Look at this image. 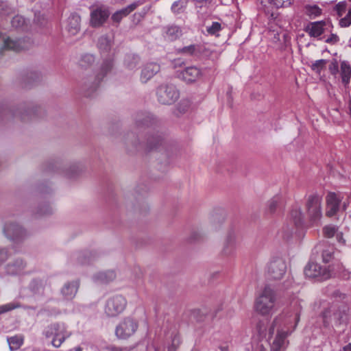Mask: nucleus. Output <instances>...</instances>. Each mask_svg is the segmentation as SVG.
Wrapping results in <instances>:
<instances>
[{"label": "nucleus", "instance_id": "72a5a7b5", "mask_svg": "<svg viewBox=\"0 0 351 351\" xmlns=\"http://www.w3.org/2000/svg\"><path fill=\"white\" fill-rule=\"evenodd\" d=\"M221 24L218 22H213V23L206 27L207 32L210 35H216L221 30Z\"/></svg>", "mask_w": 351, "mask_h": 351}, {"label": "nucleus", "instance_id": "37998d69", "mask_svg": "<svg viewBox=\"0 0 351 351\" xmlns=\"http://www.w3.org/2000/svg\"><path fill=\"white\" fill-rule=\"evenodd\" d=\"M145 351H163V349L162 348L154 344H150L147 346Z\"/></svg>", "mask_w": 351, "mask_h": 351}, {"label": "nucleus", "instance_id": "1a4fd4ad", "mask_svg": "<svg viewBox=\"0 0 351 351\" xmlns=\"http://www.w3.org/2000/svg\"><path fill=\"white\" fill-rule=\"evenodd\" d=\"M343 197L341 193H329L326 196V215L329 217L333 216L340 209H346L347 203L342 202Z\"/></svg>", "mask_w": 351, "mask_h": 351}, {"label": "nucleus", "instance_id": "c03bdc74", "mask_svg": "<svg viewBox=\"0 0 351 351\" xmlns=\"http://www.w3.org/2000/svg\"><path fill=\"white\" fill-rule=\"evenodd\" d=\"M8 258V253L5 249H0V265Z\"/></svg>", "mask_w": 351, "mask_h": 351}, {"label": "nucleus", "instance_id": "39448f33", "mask_svg": "<svg viewBox=\"0 0 351 351\" xmlns=\"http://www.w3.org/2000/svg\"><path fill=\"white\" fill-rule=\"evenodd\" d=\"M322 198L317 195H311L307 201V210L311 226H318L322 218Z\"/></svg>", "mask_w": 351, "mask_h": 351}, {"label": "nucleus", "instance_id": "aec40b11", "mask_svg": "<svg viewBox=\"0 0 351 351\" xmlns=\"http://www.w3.org/2000/svg\"><path fill=\"white\" fill-rule=\"evenodd\" d=\"M340 75L342 82L347 85L350 82L351 77V66L346 61H342L340 63Z\"/></svg>", "mask_w": 351, "mask_h": 351}, {"label": "nucleus", "instance_id": "f03ea898", "mask_svg": "<svg viewBox=\"0 0 351 351\" xmlns=\"http://www.w3.org/2000/svg\"><path fill=\"white\" fill-rule=\"evenodd\" d=\"M276 295L274 290L268 287H265L258 293L254 302V310L262 315L270 314L275 306Z\"/></svg>", "mask_w": 351, "mask_h": 351}, {"label": "nucleus", "instance_id": "9d476101", "mask_svg": "<svg viewBox=\"0 0 351 351\" xmlns=\"http://www.w3.org/2000/svg\"><path fill=\"white\" fill-rule=\"evenodd\" d=\"M332 25L329 21H316L310 23L306 27V33L311 37L324 39L322 36L326 32H331Z\"/></svg>", "mask_w": 351, "mask_h": 351}, {"label": "nucleus", "instance_id": "6ab92c4d", "mask_svg": "<svg viewBox=\"0 0 351 351\" xmlns=\"http://www.w3.org/2000/svg\"><path fill=\"white\" fill-rule=\"evenodd\" d=\"M138 4L136 3H133L127 7L115 12L111 17L112 21L119 23L122 20V19L130 14L136 8Z\"/></svg>", "mask_w": 351, "mask_h": 351}, {"label": "nucleus", "instance_id": "c9c22d12", "mask_svg": "<svg viewBox=\"0 0 351 351\" xmlns=\"http://www.w3.org/2000/svg\"><path fill=\"white\" fill-rule=\"evenodd\" d=\"M326 64V61L325 60L321 59L313 62L311 67L314 71L320 73L321 71L325 67Z\"/></svg>", "mask_w": 351, "mask_h": 351}, {"label": "nucleus", "instance_id": "393cba45", "mask_svg": "<svg viewBox=\"0 0 351 351\" xmlns=\"http://www.w3.org/2000/svg\"><path fill=\"white\" fill-rule=\"evenodd\" d=\"M304 12L311 18H315L322 14V10L317 5H306L304 8Z\"/></svg>", "mask_w": 351, "mask_h": 351}, {"label": "nucleus", "instance_id": "20e7f679", "mask_svg": "<svg viewBox=\"0 0 351 351\" xmlns=\"http://www.w3.org/2000/svg\"><path fill=\"white\" fill-rule=\"evenodd\" d=\"M304 274L308 278L324 280L330 278L332 271L319 263L311 262L305 267Z\"/></svg>", "mask_w": 351, "mask_h": 351}, {"label": "nucleus", "instance_id": "4468645a", "mask_svg": "<svg viewBox=\"0 0 351 351\" xmlns=\"http://www.w3.org/2000/svg\"><path fill=\"white\" fill-rule=\"evenodd\" d=\"M80 283L78 280L66 282L61 289V294L65 300H72L76 295Z\"/></svg>", "mask_w": 351, "mask_h": 351}, {"label": "nucleus", "instance_id": "a211bd4d", "mask_svg": "<svg viewBox=\"0 0 351 351\" xmlns=\"http://www.w3.org/2000/svg\"><path fill=\"white\" fill-rule=\"evenodd\" d=\"M80 17L77 14H72L65 23V29L72 35L76 34L80 30Z\"/></svg>", "mask_w": 351, "mask_h": 351}, {"label": "nucleus", "instance_id": "3c124183", "mask_svg": "<svg viewBox=\"0 0 351 351\" xmlns=\"http://www.w3.org/2000/svg\"><path fill=\"white\" fill-rule=\"evenodd\" d=\"M3 10V3L0 4V11Z\"/></svg>", "mask_w": 351, "mask_h": 351}, {"label": "nucleus", "instance_id": "8fccbe9b", "mask_svg": "<svg viewBox=\"0 0 351 351\" xmlns=\"http://www.w3.org/2000/svg\"><path fill=\"white\" fill-rule=\"evenodd\" d=\"M330 69H331V72H332V73H335V72H336V71H337V70H338V66H337V64H334V68H333V69L330 68Z\"/></svg>", "mask_w": 351, "mask_h": 351}, {"label": "nucleus", "instance_id": "ddd939ff", "mask_svg": "<svg viewBox=\"0 0 351 351\" xmlns=\"http://www.w3.org/2000/svg\"><path fill=\"white\" fill-rule=\"evenodd\" d=\"M3 232L10 239H16L21 237L23 228L15 222H6L3 226Z\"/></svg>", "mask_w": 351, "mask_h": 351}, {"label": "nucleus", "instance_id": "a18cd8bd", "mask_svg": "<svg viewBox=\"0 0 351 351\" xmlns=\"http://www.w3.org/2000/svg\"><path fill=\"white\" fill-rule=\"evenodd\" d=\"M95 60L93 56L87 54L83 57L82 62H87L88 64H92Z\"/></svg>", "mask_w": 351, "mask_h": 351}, {"label": "nucleus", "instance_id": "cd10ccee", "mask_svg": "<svg viewBox=\"0 0 351 351\" xmlns=\"http://www.w3.org/2000/svg\"><path fill=\"white\" fill-rule=\"evenodd\" d=\"M283 202L284 197L281 195H276L269 201L268 206L271 211H274Z\"/></svg>", "mask_w": 351, "mask_h": 351}, {"label": "nucleus", "instance_id": "de8ad7c7", "mask_svg": "<svg viewBox=\"0 0 351 351\" xmlns=\"http://www.w3.org/2000/svg\"><path fill=\"white\" fill-rule=\"evenodd\" d=\"M339 351H351V343H348L343 346V348Z\"/></svg>", "mask_w": 351, "mask_h": 351}, {"label": "nucleus", "instance_id": "4c0bfd02", "mask_svg": "<svg viewBox=\"0 0 351 351\" xmlns=\"http://www.w3.org/2000/svg\"><path fill=\"white\" fill-rule=\"evenodd\" d=\"M333 248L329 247L328 249L324 250L322 253L323 261L325 263H328L332 259L333 257Z\"/></svg>", "mask_w": 351, "mask_h": 351}, {"label": "nucleus", "instance_id": "7c9ffc66", "mask_svg": "<svg viewBox=\"0 0 351 351\" xmlns=\"http://www.w3.org/2000/svg\"><path fill=\"white\" fill-rule=\"evenodd\" d=\"M335 10L339 17L343 16L347 13L348 8H347V3L346 1L339 2L335 8Z\"/></svg>", "mask_w": 351, "mask_h": 351}, {"label": "nucleus", "instance_id": "473e14b6", "mask_svg": "<svg viewBox=\"0 0 351 351\" xmlns=\"http://www.w3.org/2000/svg\"><path fill=\"white\" fill-rule=\"evenodd\" d=\"M181 343V337L178 334H174L171 339V342L168 348V351H175Z\"/></svg>", "mask_w": 351, "mask_h": 351}, {"label": "nucleus", "instance_id": "6e6552de", "mask_svg": "<svg viewBox=\"0 0 351 351\" xmlns=\"http://www.w3.org/2000/svg\"><path fill=\"white\" fill-rule=\"evenodd\" d=\"M287 265L282 258H273L269 263L267 268L268 278L271 280H279L286 272Z\"/></svg>", "mask_w": 351, "mask_h": 351}, {"label": "nucleus", "instance_id": "79ce46f5", "mask_svg": "<svg viewBox=\"0 0 351 351\" xmlns=\"http://www.w3.org/2000/svg\"><path fill=\"white\" fill-rule=\"evenodd\" d=\"M138 63V58L137 57H132V62L128 63V66L130 69L133 70L135 69L136 64Z\"/></svg>", "mask_w": 351, "mask_h": 351}, {"label": "nucleus", "instance_id": "58836bf2", "mask_svg": "<svg viewBox=\"0 0 351 351\" xmlns=\"http://www.w3.org/2000/svg\"><path fill=\"white\" fill-rule=\"evenodd\" d=\"M323 317L324 319H326V322H332V319H336L337 317V313L334 312V311L330 310H326L324 312H323Z\"/></svg>", "mask_w": 351, "mask_h": 351}, {"label": "nucleus", "instance_id": "09e8293b", "mask_svg": "<svg viewBox=\"0 0 351 351\" xmlns=\"http://www.w3.org/2000/svg\"><path fill=\"white\" fill-rule=\"evenodd\" d=\"M74 351H87L86 349L82 347H76L74 348Z\"/></svg>", "mask_w": 351, "mask_h": 351}, {"label": "nucleus", "instance_id": "2f4dec72", "mask_svg": "<svg viewBox=\"0 0 351 351\" xmlns=\"http://www.w3.org/2000/svg\"><path fill=\"white\" fill-rule=\"evenodd\" d=\"M20 305L17 302H10L0 305V315L9 312L13 309L19 308Z\"/></svg>", "mask_w": 351, "mask_h": 351}, {"label": "nucleus", "instance_id": "a19ab883", "mask_svg": "<svg viewBox=\"0 0 351 351\" xmlns=\"http://www.w3.org/2000/svg\"><path fill=\"white\" fill-rule=\"evenodd\" d=\"M236 243V236L234 233H230L225 241V245L227 247L234 245Z\"/></svg>", "mask_w": 351, "mask_h": 351}, {"label": "nucleus", "instance_id": "bb28decb", "mask_svg": "<svg viewBox=\"0 0 351 351\" xmlns=\"http://www.w3.org/2000/svg\"><path fill=\"white\" fill-rule=\"evenodd\" d=\"M112 45V38L109 36H101L98 41L100 50L108 51Z\"/></svg>", "mask_w": 351, "mask_h": 351}, {"label": "nucleus", "instance_id": "f8f14e48", "mask_svg": "<svg viewBox=\"0 0 351 351\" xmlns=\"http://www.w3.org/2000/svg\"><path fill=\"white\" fill-rule=\"evenodd\" d=\"M109 11L104 6H99L91 11L90 23L94 27L101 25L108 18Z\"/></svg>", "mask_w": 351, "mask_h": 351}, {"label": "nucleus", "instance_id": "dca6fc26", "mask_svg": "<svg viewBox=\"0 0 351 351\" xmlns=\"http://www.w3.org/2000/svg\"><path fill=\"white\" fill-rule=\"evenodd\" d=\"M201 70L195 66L186 68L181 73L180 77L185 82L191 83L198 80L202 76Z\"/></svg>", "mask_w": 351, "mask_h": 351}, {"label": "nucleus", "instance_id": "a878e982", "mask_svg": "<svg viewBox=\"0 0 351 351\" xmlns=\"http://www.w3.org/2000/svg\"><path fill=\"white\" fill-rule=\"evenodd\" d=\"M188 3V0H178L171 5V10L175 14H180L184 11Z\"/></svg>", "mask_w": 351, "mask_h": 351}, {"label": "nucleus", "instance_id": "7ed1b4c3", "mask_svg": "<svg viewBox=\"0 0 351 351\" xmlns=\"http://www.w3.org/2000/svg\"><path fill=\"white\" fill-rule=\"evenodd\" d=\"M47 338L51 339V344L55 348H59L62 343L71 335L64 324L57 323L49 326L44 331Z\"/></svg>", "mask_w": 351, "mask_h": 351}, {"label": "nucleus", "instance_id": "0eeeda50", "mask_svg": "<svg viewBox=\"0 0 351 351\" xmlns=\"http://www.w3.org/2000/svg\"><path fill=\"white\" fill-rule=\"evenodd\" d=\"M127 305L126 300L122 295H114L110 298L105 306V313L109 317H114L121 313Z\"/></svg>", "mask_w": 351, "mask_h": 351}, {"label": "nucleus", "instance_id": "c85d7f7f", "mask_svg": "<svg viewBox=\"0 0 351 351\" xmlns=\"http://www.w3.org/2000/svg\"><path fill=\"white\" fill-rule=\"evenodd\" d=\"M167 36L170 40H174L181 35V29L178 26H171L166 32Z\"/></svg>", "mask_w": 351, "mask_h": 351}, {"label": "nucleus", "instance_id": "f3484780", "mask_svg": "<svg viewBox=\"0 0 351 351\" xmlns=\"http://www.w3.org/2000/svg\"><path fill=\"white\" fill-rule=\"evenodd\" d=\"M160 71V66L156 63H148L145 64L141 71V80L142 82H147L156 73Z\"/></svg>", "mask_w": 351, "mask_h": 351}, {"label": "nucleus", "instance_id": "49530a36", "mask_svg": "<svg viewBox=\"0 0 351 351\" xmlns=\"http://www.w3.org/2000/svg\"><path fill=\"white\" fill-rule=\"evenodd\" d=\"M254 351H267L263 343L257 344Z\"/></svg>", "mask_w": 351, "mask_h": 351}, {"label": "nucleus", "instance_id": "ea45409f", "mask_svg": "<svg viewBox=\"0 0 351 351\" xmlns=\"http://www.w3.org/2000/svg\"><path fill=\"white\" fill-rule=\"evenodd\" d=\"M326 43L330 45H335L339 41V37L336 34H330L328 36H324Z\"/></svg>", "mask_w": 351, "mask_h": 351}, {"label": "nucleus", "instance_id": "603ef678", "mask_svg": "<svg viewBox=\"0 0 351 351\" xmlns=\"http://www.w3.org/2000/svg\"><path fill=\"white\" fill-rule=\"evenodd\" d=\"M221 350H222V351H225V350H226V348H221Z\"/></svg>", "mask_w": 351, "mask_h": 351}, {"label": "nucleus", "instance_id": "5701e85b", "mask_svg": "<svg viewBox=\"0 0 351 351\" xmlns=\"http://www.w3.org/2000/svg\"><path fill=\"white\" fill-rule=\"evenodd\" d=\"M25 264L21 259H17L14 263L9 264L7 266V272L8 274H18L25 268Z\"/></svg>", "mask_w": 351, "mask_h": 351}, {"label": "nucleus", "instance_id": "f704fd0d", "mask_svg": "<svg viewBox=\"0 0 351 351\" xmlns=\"http://www.w3.org/2000/svg\"><path fill=\"white\" fill-rule=\"evenodd\" d=\"M114 277V274L112 271H110L108 274L106 273H101L99 274L96 277L95 280L101 282H108Z\"/></svg>", "mask_w": 351, "mask_h": 351}, {"label": "nucleus", "instance_id": "4be33fe9", "mask_svg": "<svg viewBox=\"0 0 351 351\" xmlns=\"http://www.w3.org/2000/svg\"><path fill=\"white\" fill-rule=\"evenodd\" d=\"M324 234L327 237H332L336 236V239L339 243L343 244L345 243L344 239H343V235L341 232H338L335 228V227L332 226H327L324 228Z\"/></svg>", "mask_w": 351, "mask_h": 351}, {"label": "nucleus", "instance_id": "423d86ee", "mask_svg": "<svg viewBox=\"0 0 351 351\" xmlns=\"http://www.w3.org/2000/svg\"><path fill=\"white\" fill-rule=\"evenodd\" d=\"M138 327V322L132 317H125L116 327L115 334L120 339H127L133 335Z\"/></svg>", "mask_w": 351, "mask_h": 351}, {"label": "nucleus", "instance_id": "f257e3e1", "mask_svg": "<svg viewBox=\"0 0 351 351\" xmlns=\"http://www.w3.org/2000/svg\"><path fill=\"white\" fill-rule=\"evenodd\" d=\"M302 309L301 301L295 297L289 305L274 318L268 328L262 323L257 325L259 335L269 341L271 351H285L288 348L289 337L297 328Z\"/></svg>", "mask_w": 351, "mask_h": 351}, {"label": "nucleus", "instance_id": "9b49d317", "mask_svg": "<svg viewBox=\"0 0 351 351\" xmlns=\"http://www.w3.org/2000/svg\"><path fill=\"white\" fill-rule=\"evenodd\" d=\"M158 100L162 104H171L178 98V92L173 86L162 85L157 89Z\"/></svg>", "mask_w": 351, "mask_h": 351}, {"label": "nucleus", "instance_id": "864d4df0", "mask_svg": "<svg viewBox=\"0 0 351 351\" xmlns=\"http://www.w3.org/2000/svg\"><path fill=\"white\" fill-rule=\"evenodd\" d=\"M351 1V0H350Z\"/></svg>", "mask_w": 351, "mask_h": 351}, {"label": "nucleus", "instance_id": "c756f323", "mask_svg": "<svg viewBox=\"0 0 351 351\" xmlns=\"http://www.w3.org/2000/svg\"><path fill=\"white\" fill-rule=\"evenodd\" d=\"M346 15L340 17L339 25L341 27H348L351 25V8H349Z\"/></svg>", "mask_w": 351, "mask_h": 351}, {"label": "nucleus", "instance_id": "e433bc0d", "mask_svg": "<svg viewBox=\"0 0 351 351\" xmlns=\"http://www.w3.org/2000/svg\"><path fill=\"white\" fill-rule=\"evenodd\" d=\"M25 23V19L20 15L15 16L12 20V25L15 28H19Z\"/></svg>", "mask_w": 351, "mask_h": 351}, {"label": "nucleus", "instance_id": "412c9836", "mask_svg": "<svg viewBox=\"0 0 351 351\" xmlns=\"http://www.w3.org/2000/svg\"><path fill=\"white\" fill-rule=\"evenodd\" d=\"M10 349L11 350H17L24 342V337L22 335H16L7 339Z\"/></svg>", "mask_w": 351, "mask_h": 351}, {"label": "nucleus", "instance_id": "2eb2a0df", "mask_svg": "<svg viewBox=\"0 0 351 351\" xmlns=\"http://www.w3.org/2000/svg\"><path fill=\"white\" fill-rule=\"evenodd\" d=\"M30 46V42L25 39L16 40L7 38L4 40V47L16 51L25 49Z\"/></svg>", "mask_w": 351, "mask_h": 351}, {"label": "nucleus", "instance_id": "b1692460", "mask_svg": "<svg viewBox=\"0 0 351 351\" xmlns=\"http://www.w3.org/2000/svg\"><path fill=\"white\" fill-rule=\"evenodd\" d=\"M290 218L293 221L295 226H300L302 223L304 218L300 208H293L291 211Z\"/></svg>", "mask_w": 351, "mask_h": 351}]
</instances>
